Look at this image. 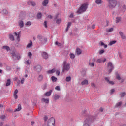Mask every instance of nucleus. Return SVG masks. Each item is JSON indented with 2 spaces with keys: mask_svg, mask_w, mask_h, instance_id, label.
Wrapping results in <instances>:
<instances>
[{
  "mask_svg": "<svg viewBox=\"0 0 126 126\" xmlns=\"http://www.w3.org/2000/svg\"><path fill=\"white\" fill-rule=\"evenodd\" d=\"M102 0H95V3H96V4H98V5L100 4H102Z\"/></svg>",
  "mask_w": 126,
  "mask_h": 126,
  "instance_id": "26",
  "label": "nucleus"
},
{
  "mask_svg": "<svg viewBox=\"0 0 126 126\" xmlns=\"http://www.w3.org/2000/svg\"><path fill=\"white\" fill-rule=\"evenodd\" d=\"M70 26H71V23L68 22L67 24V28L66 30V32L68 31V29H69V28H70Z\"/></svg>",
  "mask_w": 126,
  "mask_h": 126,
  "instance_id": "25",
  "label": "nucleus"
},
{
  "mask_svg": "<svg viewBox=\"0 0 126 126\" xmlns=\"http://www.w3.org/2000/svg\"><path fill=\"white\" fill-rule=\"evenodd\" d=\"M26 25L30 26L31 25V22L30 21L27 22Z\"/></svg>",
  "mask_w": 126,
  "mask_h": 126,
  "instance_id": "57",
  "label": "nucleus"
},
{
  "mask_svg": "<svg viewBox=\"0 0 126 126\" xmlns=\"http://www.w3.org/2000/svg\"><path fill=\"white\" fill-rule=\"evenodd\" d=\"M17 93H18V90L16 89L14 92V94H17Z\"/></svg>",
  "mask_w": 126,
  "mask_h": 126,
  "instance_id": "59",
  "label": "nucleus"
},
{
  "mask_svg": "<svg viewBox=\"0 0 126 126\" xmlns=\"http://www.w3.org/2000/svg\"><path fill=\"white\" fill-rule=\"evenodd\" d=\"M116 43H117V41L116 40H114V41H111L109 43V45L110 46H112V45H114V44H116Z\"/></svg>",
  "mask_w": 126,
  "mask_h": 126,
  "instance_id": "41",
  "label": "nucleus"
},
{
  "mask_svg": "<svg viewBox=\"0 0 126 126\" xmlns=\"http://www.w3.org/2000/svg\"><path fill=\"white\" fill-rule=\"evenodd\" d=\"M28 4H29V5H32V6H36V3L33 1H29Z\"/></svg>",
  "mask_w": 126,
  "mask_h": 126,
  "instance_id": "18",
  "label": "nucleus"
},
{
  "mask_svg": "<svg viewBox=\"0 0 126 126\" xmlns=\"http://www.w3.org/2000/svg\"><path fill=\"white\" fill-rule=\"evenodd\" d=\"M11 83V80L10 79H7V82L6 83V86H9Z\"/></svg>",
  "mask_w": 126,
  "mask_h": 126,
  "instance_id": "22",
  "label": "nucleus"
},
{
  "mask_svg": "<svg viewBox=\"0 0 126 126\" xmlns=\"http://www.w3.org/2000/svg\"><path fill=\"white\" fill-rule=\"evenodd\" d=\"M3 13H4L5 14H7L8 13V12H7V10H6V9H4L3 10Z\"/></svg>",
  "mask_w": 126,
  "mask_h": 126,
  "instance_id": "56",
  "label": "nucleus"
},
{
  "mask_svg": "<svg viewBox=\"0 0 126 126\" xmlns=\"http://www.w3.org/2000/svg\"><path fill=\"white\" fill-rule=\"evenodd\" d=\"M47 87H48V84H47V83H45V84L42 86V88H43V89H46Z\"/></svg>",
  "mask_w": 126,
  "mask_h": 126,
  "instance_id": "38",
  "label": "nucleus"
},
{
  "mask_svg": "<svg viewBox=\"0 0 126 126\" xmlns=\"http://www.w3.org/2000/svg\"><path fill=\"white\" fill-rule=\"evenodd\" d=\"M56 90H57L58 91H60L61 90V88H60V86H57L55 88Z\"/></svg>",
  "mask_w": 126,
  "mask_h": 126,
  "instance_id": "49",
  "label": "nucleus"
},
{
  "mask_svg": "<svg viewBox=\"0 0 126 126\" xmlns=\"http://www.w3.org/2000/svg\"><path fill=\"white\" fill-rule=\"evenodd\" d=\"M33 46V42H32V40L30 41V43L27 45V48L28 49L31 48Z\"/></svg>",
  "mask_w": 126,
  "mask_h": 126,
  "instance_id": "17",
  "label": "nucleus"
},
{
  "mask_svg": "<svg viewBox=\"0 0 126 126\" xmlns=\"http://www.w3.org/2000/svg\"><path fill=\"white\" fill-rule=\"evenodd\" d=\"M24 80H25V79H24V78H22L21 80V84H23L24 83Z\"/></svg>",
  "mask_w": 126,
  "mask_h": 126,
  "instance_id": "52",
  "label": "nucleus"
},
{
  "mask_svg": "<svg viewBox=\"0 0 126 126\" xmlns=\"http://www.w3.org/2000/svg\"><path fill=\"white\" fill-rule=\"evenodd\" d=\"M70 18H73V14L71 13L70 15Z\"/></svg>",
  "mask_w": 126,
  "mask_h": 126,
  "instance_id": "64",
  "label": "nucleus"
},
{
  "mask_svg": "<svg viewBox=\"0 0 126 126\" xmlns=\"http://www.w3.org/2000/svg\"><path fill=\"white\" fill-rule=\"evenodd\" d=\"M56 69H53L52 70H49L47 71L48 73H50V74H52V73H54V72H55Z\"/></svg>",
  "mask_w": 126,
  "mask_h": 126,
  "instance_id": "32",
  "label": "nucleus"
},
{
  "mask_svg": "<svg viewBox=\"0 0 126 126\" xmlns=\"http://www.w3.org/2000/svg\"><path fill=\"white\" fill-rule=\"evenodd\" d=\"M112 31H113V28H110L109 29H108L106 30V32L109 33L110 32H112Z\"/></svg>",
  "mask_w": 126,
  "mask_h": 126,
  "instance_id": "46",
  "label": "nucleus"
},
{
  "mask_svg": "<svg viewBox=\"0 0 126 126\" xmlns=\"http://www.w3.org/2000/svg\"><path fill=\"white\" fill-rule=\"evenodd\" d=\"M61 72H60V71L59 70H57L56 72V75H58V76H59V75H60Z\"/></svg>",
  "mask_w": 126,
  "mask_h": 126,
  "instance_id": "53",
  "label": "nucleus"
},
{
  "mask_svg": "<svg viewBox=\"0 0 126 126\" xmlns=\"http://www.w3.org/2000/svg\"><path fill=\"white\" fill-rule=\"evenodd\" d=\"M42 57L43 59L47 60L48 59V54L46 52H43L42 54Z\"/></svg>",
  "mask_w": 126,
  "mask_h": 126,
  "instance_id": "11",
  "label": "nucleus"
},
{
  "mask_svg": "<svg viewBox=\"0 0 126 126\" xmlns=\"http://www.w3.org/2000/svg\"><path fill=\"white\" fill-rule=\"evenodd\" d=\"M107 68L108 70V73H111L112 71L113 70V68H114V66H113V64L112 62H108L107 64Z\"/></svg>",
  "mask_w": 126,
  "mask_h": 126,
  "instance_id": "6",
  "label": "nucleus"
},
{
  "mask_svg": "<svg viewBox=\"0 0 126 126\" xmlns=\"http://www.w3.org/2000/svg\"><path fill=\"white\" fill-rule=\"evenodd\" d=\"M53 97H54V100H59V99H60V95L58 94H55Z\"/></svg>",
  "mask_w": 126,
  "mask_h": 126,
  "instance_id": "21",
  "label": "nucleus"
},
{
  "mask_svg": "<svg viewBox=\"0 0 126 126\" xmlns=\"http://www.w3.org/2000/svg\"><path fill=\"white\" fill-rule=\"evenodd\" d=\"M76 53L78 55H81L82 53L81 49H80L79 48H77L76 49Z\"/></svg>",
  "mask_w": 126,
  "mask_h": 126,
  "instance_id": "15",
  "label": "nucleus"
},
{
  "mask_svg": "<svg viewBox=\"0 0 126 126\" xmlns=\"http://www.w3.org/2000/svg\"><path fill=\"white\" fill-rule=\"evenodd\" d=\"M19 25L21 28H22L23 26H24V23H23V21H19Z\"/></svg>",
  "mask_w": 126,
  "mask_h": 126,
  "instance_id": "23",
  "label": "nucleus"
},
{
  "mask_svg": "<svg viewBox=\"0 0 126 126\" xmlns=\"http://www.w3.org/2000/svg\"><path fill=\"white\" fill-rule=\"evenodd\" d=\"M44 25L45 28H47V27H48V26H47V21H45L44 22Z\"/></svg>",
  "mask_w": 126,
  "mask_h": 126,
  "instance_id": "51",
  "label": "nucleus"
},
{
  "mask_svg": "<svg viewBox=\"0 0 126 126\" xmlns=\"http://www.w3.org/2000/svg\"><path fill=\"white\" fill-rule=\"evenodd\" d=\"M15 58L17 59V60H19V59H20V55H19V54L16 55L15 56Z\"/></svg>",
  "mask_w": 126,
  "mask_h": 126,
  "instance_id": "54",
  "label": "nucleus"
},
{
  "mask_svg": "<svg viewBox=\"0 0 126 126\" xmlns=\"http://www.w3.org/2000/svg\"><path fill=\"white\" fill-rule=\"evenodd\" d=\"M49 3V0H45L42 3L43 6H47V5Z\"/></svg>",
  "mask_w": 126,
  "mask_h": 126,
  "instance_id": "16",
  "label": "nucleus"
},
{
  "mask_svg": "<svg viewBox=\"0 0 126 126\" xmlns=\"http://www.w3.org/2000/svg\"><path fill=\"white\" fill-rule=\"evenodd\" d=\"M43 78H44L43 75H40L38 77V81H42V80H43Z\"/></svg>",
  "mask_w": 126,
  "mask_h": 126,
  "instance_id": "24",
  "label": "nucleus"
},
{
  "mask_svg": "<svg viewBox=\"0 0 126 126\" xmlns=\"http://www.w3.org/2000/svg\"><path fill=\"white\" fill-rule=\"evenodd\" d=\"M28 57H29L30 59H31V57H32V53L31 52H28Z\"/></svg>",
  "mask_w": 126,
  "mask_h": 126,
  "instance_id": "42",
  "label": "nucleus"
},
{
  "mask_svg": "<svg viewBox=\"0 0 126 126\" xmlns=\"http://www.w3.org/2000/svg\"><path fill=\"white\" fill-rule=\"evenodd\" d=\"M35 70L37 71L38 72H40L41 70H42V67H41L40 65H37L35 67Z\"/></svg>",
  "mask_w": 126,
  "mask_h": 126,
  "instance_id": "9",
  "label": "nucleus"
},
{
  "mask_svg": "<svg viewBox=\"0 0 126 126\" xmlns=\"http://www.w3.org/2000/svg\"><path fill=\"white\" fill-rule=\"evenodd\" d=\"M21 110V105H19L18 108L15 109L14 112H17L18 111H20Z\"/></svg>",
  "mask_w": 126,
  "mask_h": 126,
  "instance_id": "29",
  "label": "nucleus"
},
{
  "mask_svg": "<svg viewBox=\"0 0 126 126\" xmlns=\"http://www.w3.org/2000/svg\"><path fill=\"white\" fill-rule=\"evenodd\" d=\"M122 101H120L119 102L117 103L116 105H115V107L117 108L118 107H121V106H122Z\"/></svg>",
  "mask_w": 126,
  "mask_h": 126,
  "instance_id": "33",
  "label": "nucleus"
},
{
  "mask_svg": "<svg viewBox=\"0 0 126 126\" xmlns=\"http://www.w3.org/2000/svg\"><path fill=\"white\" fill-rule=\"evenodd\" d=\"M48 126H55V118L53 117L50 118L47 121Z\"/></svg>",
  "mask_w": 126,
  "mask_h": 126,
  "instance_id": "4",
  "label": "nucleus"
},
{
  "mask_svg": "<svg viewBox=\"0 0 126 126\" xmlns=\"http://www.w3.org/2000/svg\"><path fill=\"white\" fill-rule=\"evenodd\" d=\"M55 45H56L57 46H61V43H59V42L56 41L55 42Z\"/></svg>",
  "mask_w": 126,
  "mask_h": 126,
  "instance_id": "60",
  "label": "nucleus"
},
{
  "mask_svg": "<svg viewBox=\"0 0 126 126\" xmlns=\"http://www.w3.org/2000/svg\"><path fill=\"white\" fill-rule=\"evenodd\" d=\"M52 92H53V90H49V91L44 94V96H46V97H50V96H51V94H52Z\"/></svg>",
  "mask_w": 126,
  "mask_h": 126,
  "instance_id": "8",
  "label": "nucleus"
},
{
  "mask_svg": "<svg viewBox=\"0 0 126 126\" xmlns=\"http://www.w3.org/2000/svg\"><path fill=\"white\" fill-rule=\"evenodd\" d=\"M84 126H89V121L88 119L85 120L84 122Z\"/></svg>",
  "mask_w": 126,
  "mask_h": 126,
  "instance_id": "20",
  "label": "nucleus"
},
{
  "mask_svg": "<svg viewBox=\"0 0 126 126\" xmlns=\"http://www.w3.org/2000/svg\"><path fill=\"white\" fill-rule=\"evenodd\" d=\"M110 92H111V94H112V93H114V92H115V89H111L110 91Z\"/></svg>",
  "mask_w": 126,
  "mask_h": 126,
  "instance_id": "62",
  "label": "nucleus"
},
{
  "mask_svg": "<svg viewBox=\"0 0 126 126\" xmlns=\"http://www.w3.org/2000/svg\"><path fill=\"white\" fill-rule=\"evenodd\" d=\"M26 64H27V65H30V60H28L27 61H26L25 62Z\"/></svg>",
  "mask_w": 126,
  "mask_h": 126,
  "instance_id": "40",
  "label": "nucleus"
},
{
  "mask_svg": "<svg viewBox=\"0 0 126 126\" xmlns=\"http://www.w3.org/2000/svg\"><path fill=\"white\" fill-rule=\"evenodd\" d=\"M37 39H38L40 41H43L44 37L41 35H37Z\"/></svg>",
  "mask_w": 126,
  "mask_h": 126,
  "instance_id": "28",
  "label": "nucleus"
},
{
  "mask_svg": "<svg viewBox=\"0 0 126 126\" xmlns=\"http://www.w3.org/2000/svg\"><path fill=\"white\" fill-rule=\"evenodd\" d=\"M116 78L118 79V80H121V77L120 76V75L117 74L116 76Z\"/></svg>",
  "mask_w": 126,
  "mask_h": 126,
  "instance_id": "44",
  "label": "nucleus"
},
{
  "mask_svg": "<svg viewBox=\"0 0 126 126\" xmlns=\"http://www.w3.org/2000/svg\"><path fill=\"white\" fill-rule=\"evenodd\" d=\"M15 37H17V40L18 42L20 41V34L19 33L17 34V33H14Z\"/></svg>",
  "mask_w": 126,
  "mask_h": 126,
  "instance_id": "14",
  "label": "nucleus"
},
{
  "mask_svg": "<svg viewBox=\"0 0 126 126\" xmlns=\"http://www.w3.org/2000/svg\"><path fill=\"white\" fill-rule=\"evenodd\" d=\"M96 62V59L93 58L92 60H90L89 62V65L91 67H94L95 66V62Z\"/></svg>",
  "mask_w": 126,
  "mask_h": 126,
  "instance_id": "5",
  "label": "nucleus"
},
{
  "mask_svg": "<svg viewBox=\"0 0 126 126\" xmlns=\"http://www.w3.org/2000/svg\"><path fill=\"white\" fill-rule=\"evenodd\" d=\"M108 2V6L111 9H113V8H115L116 6L117 5V1L116 0H107Z\"/></svg>",
  "mask_w": 126,
  "mask_h": 126,
  "instance_id": "3",
  "label": "nucleus"
},
{
  "mask_svg": "<svg viewBox=\"0 0 126 126\" xmlns=\"http://www.w3.org/2000/svg\"><path fill=\"white\" fill-rule=\"evenodd\" d=\"M51 79L53 82H56L57 81V78H56L55 76H52L51 77Z\"/></svg>",
  "mask_w": 126,
  "mask_h": 126,
  "instance_id": "37",
  "label": "nucleus"
},
{
  "mask_svg": "<svg viewBox=\"0 0 126 126\" xmlns=\"http://www.w3.org/2000/svg\"><path fill=\"white\" fill-rule=\"evenodd\" d=\"M37 18L38 19H40V18H41V17H42V13H41L40 12L38 13L37 14Z\"/></svg>",
  "mask_w": 126,
  "mask_h": 126,
  "instance_id": "39",
  "label": "nucleus"
},
{
  "mask_svg": "<svg viewBox=\"0 0 126 126\" xmlns=\"http://www.w3.org/2000/svg\"><path fill=\"white\" fill-rule=\"evenodd\" d=\"M105 79L107 83H108L109 84H111V85H114V84H115V83H114L113 81H110V80H109V78H108V77H105Z\"/></svg>",
  "mask_w": 126,
  "mask_h": 126,
  "instance_id": "10",
  "label": "nucleus"
},
{
  "mask_svg": "<svg viewBox=\"0 0 126 126\" xmlns=\"http://www.w3.org/2000/svg\"><path fill=\"white\" fill-rule=\"evenodd\" d=\"M126 95V93L125 92H121L120 93L119 95L121 98H123V97H125V95Z\"/></svg>",
  "mask_w": 126,
  "mask_h": 126,
  "instance_id": "30",
  "label": "nucleus"
},
{
  "mask_svg": "<svg viewBox=\"0 0 126 126\" xmlns=\"http://www.w3.org/2000/svg\"><path fill=\"white\" fill-rule=\"evenodd\" d=\"M43 119L44 122H47V121L48 120V116H45Z\"/></svg>",
  "mask_w": 126,
  "mask_h": 126,
  "instance_id": "50",
  "label": "nucleus"
},
{
  "mask_svg": "<svg viewBox=\"0 0 126 126\" xmlns=\"http://www.w3.org/2000/svg\"><path fill=\"white\" fill-rule=\"evenodd\" d=\"M14 98L15 100L17 99V98H18V96L17 94H13Z\"/></svg>",
  "mask_w": 126,
  "mask_h": 126,
  "instance_id": "55",
  "label": "nucleus"
},
{
  "mask_svg": "<svg viewBox=\"0 0 126 126\" xmlns=\"http://www.w3.org/2000/svg\"><path fill=\"white\" fill-rule=\"evenodd\" d=\"M43 42H44V43H46V42H47L48 39H47V38H43Z\"/></svg>",
  "mask_w": 126,
  "mask_h": 126,
  "instance_id": "61",
  "label": "nucleus"
},
{
  "mask_svg": "<svg viewBox=\"0 0 126 126\" xmlns=\"http://www.w3.org/2000/svg\"><path fill=\"white\" fill-rule=\"evenodd\" d=\"M106 58H104V60L102 59L101 58L97 59L96 61H95L96 63H105L106 62Z\"/></svg>",
  "mask_w": 126,
  "mask_h": 126,
  "instance_id": "7",
  "label": "nucleus"
},
{
  "mask_svg": "<svg viewBox=\"0 0 126 126\" xmlns=\"http://www.w3.org/2000/svg\"><path fill=\"white\" fill-rule=\"evenodd\" d=\"M119 34L121 36L122 40H125L126 36L125 35V34H124V33H123V32H119Z\"/></svg>",
  "mask_w": 126,
  "mask_h": 126,
  "instance_id": "13",
  "label": "nucleus"
},
{
  "mask_svg": "<svg viewBox=\"0 0 126 126\" xmlns=\"http://www.w3.org/2000/svg\"><path fill=\"white\" fill-rule=\"evenodd\" d=\"M61 19H58L56 21V23H57V24H60V23H61Z\"/></svg>",
  "mask_w": 126,
  "mask_h": 126,
  "instance_id": "48",
  "label": "nucleus"
},
{
  "mask_svg": "<svg viewBox=\"0 0 126 126\" xmlns=\"http://www.w3.org/2000/svg\"><path fill=\"white\" fill-rule=\"evenodd\" d=\"M88 7V4H87V3L83 4L77 11V13H79V14H80L82 13V12H84L85 11H86Z\"/></svg>",
  "mask_w": 126,
  "mask_h": 126,
  "instance_id": "2",
  "label": "nucleus"
},
{
  "mask_svg": "<svg viewBox=\"0 0 126 126\" xmlns=\"http://www.w3.org/2000/svg\"><path fill=\"white\" fill-rule=\"evenodd\" d=\"M50 101L48 98H42L41 99V102H43V103H45V104H49V102Z\"/></svg>",
  "mask_w": 126,
  "mask_h": 126,
  "instance_id": "12",
  "label": "nucleus"
},
{
  "mask_svg": "<svg viewBox=\"0 0 126 126\" xmlns=\"http://www.w3.org/2000/svg\"><path fill=\"white\" fill-rule=\"evenodd\" d=\"M11 56L13 57V59H14V58H15V57H16V54L15 53V52H14V51L11 52Z\"/></svg>",
  "mask_w": 126,
  "mask_h": 126,
  "instance_id": "31",
  "label": "nucleus"
},
{
  "mask_svg": "<svg viewBox=\"0 0 126 126\" xmlns=\"http://www.w3.org/2000/svg\"><path fill=\"white\" fill-rule=\"evenodd\" d=\"M121 21V18L120 17H116V23H118Z\"/></svg>",
  "mask_w": 126,
  "mask_h": 126,
  "instance_id": "45",
  "label": "nucleus"
},
{
  "mask_svg": "<svg viewBox=\"0 0 126 126\" xmlns=\"http://www.w3.org/2000/svg\"><path fill=\"white\" fill-rule=\"evenodd\" d=\"M9 39L11 41H14V36H13V35L12 34H10L9 35Z\"/></svg>",
  "mask_w": 126,
  "mask_h": 126,
  "instance_id": "34",
  "label": "nucleus"
},
{
  "mask_svg": "<svg viewBox=\"0 0 126 126\" xmlns=\"http://www.w3.org/2000/svg\"><path fill=\"white\" fill-rule=\"evenodd\" d=\"M2 49H4V50H6L7 52H8V51H10V49L9 48V47L7 46H4L2 47Z\"/></svg>",
  "mask_w": 126,
  "mask_h": 126,
  "instance_id": "27",
  "label": "nucleus"
},
{
  "mask_svg": "<svg viewBox=\"0 0 126 126\" xmlns=\"http://www.w3.org/2000/svg\"><path fill=\"white\" fill-rule=\"evenodd\" d=\"M69 56L70 59H74L75 58V55L73 53H70Z\"/></svg>",
  "mask_w": 126,
  "mask_h": 126,
  "instance_id": "36",
  "label": "nucleus"
},
{
  "mask_svg": "<svg viewBox=\"0 0 126 126\" xmlns=\"http://www.w3.org/2000/svg\"><path fill=\"white\" fill-rule=\"evenodd\" d=\"M70 69V64L67 63L66 61H64L63 63L62 72L68 71Z\"/></svg>",
  "mask_w": 126,
  "mask_h": 126,
  "instance_id": "1",
  "label": "nucleus"
},
{
  "mask_svg": "<svg viewBox=\"0 0 126 126\" xmlns=\"http://www.w3.org/2000/svg\"><path fill=\"white\" fill-rule=\"evenodd\" d=\"M91 86H92V87H95L96 85H95L94 83H91Z\"/></svg>",
  "mask_w": 126,
  "mask_h": 126,
  "instance_id": "58",
  "label": "nucleus"
},
{
  "mask_svg": "<svg viewBox=\"0 0 126 126\" xmlns=\"http://www.w3.org/2000/svg\"><path fill=\"white\" fill-rule=\"evenodd\" d=\"M104 52H105V51H104L103 49H102L99 51V54L102 55V54H104Z\"/></svg>",
  "mask_w": 126,
  "mask_h": 126,
  "instance_id": "43",
  "label": "nucleus"
},
{
  "mask_svg": "<svg viewBox=\"0 0 126 126\" xmlns=\"http://www.w3.org/2000/svg\"><path fill=\"white\" fill-rule=\"evenodd\" d=\"M81 84H82V85H88V80H84V81H83L81 83Z\"/></svg>",
  "mask_w": 126,
  "mask_h": 126,
  "instance_id": "19",
  "label": "nucleus"
},
{
  "mask_svg": "<svg viewBox=\"0 0 126 126\" xmlns=\"http://www.w3.org/2000/svg\"><path fill=\"white\" fill-rule=\"evenodd\" d=\"M52 18L53 17L51 15H48L47 17V18H50V19H52Z\"/></svg>",
  "mask_w": 126,
  "mask_h": 126,
  "instance_id": "63",
  "label": "nucleus"
},
{
  "mask_svg": "<svg viewBox=\"0 0 126 126\" xmlns=\"http://www.w3.org/2000/svg\"><path fill=\"white\" fill-rule=\"evenodd\" d=\"M70 80H71V77L68 76V77H66V81L67 82H69V81H70Z\"/></svg>",
  "mask_w": 126,
  "mask_h": 126,
  "instance_id": "35",
  "label": "nucleus"
},
{
  "mask_svg": "<svg viewBox=\"0 0 126 126\" xmlns=\"http://www.w3.org/2000/svg\"><path fill=\"white\" fill-rule=\"evenodd\" d=\"M0 118H1V120H4V119H5V115H2L0 116Z\"/></svg>",
  "mask_w": 126,
  "mask_h": 126,
  "instance_id": "47",
  "label": "nucleus"
}]
</instances>
